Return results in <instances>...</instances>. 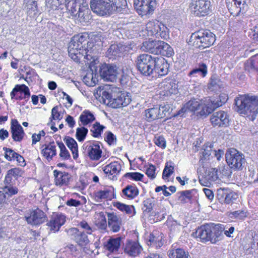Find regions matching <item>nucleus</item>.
I'll return each mask as SVG.
<instances>
[{
  "label": "nucleus",
  "mask_w": 258,
  "mask_h": 258,
  "mask_svg": "<svg viewBox=\"0 0 258 258\" xmlns=\"http://www.w3.org/2000/svg\"><path fill=\"white\" fill-rule=\"evenodd\" d=\"M218 172V170L216 168L205 170L203 167V169H199L198 173L200 183L203 186H210L213 182L219 180Z\"/></svg>",
  "instance_id": "obj_10"
},
{
  "label": "nucleus",
  "mask_w": 258,
  "mask_h": 258,
  "mask_svg": "<svg viewBox=\"0 0 258 258\" xmlns=\"http://www.w3.org/2000/svg\"><path fill=\"white\" fill-rule=\"evenodd\" d=\"M3 192L6 198L10 196L16 195L18 193V189L16 187L5 186L2 188Z\"/></svg>",
  "instance_id": "obj_59"
},
{
  "label": "nucleus",
  "mask_w": 258,
  "mask_h": 258,
  "mask_svg": "<svg viewBox=\"0 0 258 258\" xmlns=\"http://www.w3.org/2000/svg\"><path fill=\"white\" fill-rule=\"evenodd\" d=\"M245 70L250 73H255L258 71L257 68L254 65V62L253 60L247 61L245 63Z\"/></svg>",
  "instance_id": "obj_64"
},
{
  "label": "nucleus",
  "mask_w": 258,
  "mask_h": 258,
  "mask_svg": "<svg viewBox=\"0 0 258 258\" xmlns=\"http://www.w3.org/2000/svg\"><path fill=\"white\" fill-rule=\"evenodd\" d=\"M99 72L100 76L104 80L113 82L116 78L117 69L116 65L104 63L100 67Z\"/></svg>",
  "instance_id": "obj_15"
},
{
  "label": "nucleus",
  "mask_w": 258,
  "mask_h": 258,
  "mask_svg": "<svg viewBox=\"0 0 258 258\" xmlns=\"http://www.w3.org/2000/svg\"><path fill=\"white\" fill-rule=\"evenodd\" d=\"M70 231L74 233V239L80 246H86L89 243L88 236L84 232H80L76 228L71 229Z\"/></svg>",
  "instance_id": "obj_29"
},
{
  "label": "nucleus",
  "mask_w": 258,
  "mask_h": 258,
  "mask_svg": "<svg viewBox=\"0 0 258 258\" xmlns=\"http://www.w3.org/2000/svg\"><path fill=\"white\" fill-rule=\"evenodd\" d=\"M195 233L196 238H199L202 242L210 241L209 224L202 225L197 228Z\"/></svg>",
  "instance_id": "obj_30"
},
{
  "label": "nucleus",
  "mask_w": 258,
  "mask_h": 258,
  "mask_svg": "<svg viewBox=\"0 0 258 258\" xmlns=\"http://www.w3.org/2000/svg\"><path fill=\"white\" fill-rule=\"evenodd\" d=\"M124 177L135 181H141L144 175L139 172H127L124 175Z\"/></svg>",
  "instance_id": "obj_60"
},
{
  "label": "nucleus",
  "mask_w": 258,
  "mask_h": 258,
  "mask_svg": "<svg viewBox=\"0 0 258 258\" xmlns=\"http://www.w3.org/2000/svg\"><path fill=\"white\" fill-rule=\"evenodd\" d=\"M41 148L42 154L48 161L52 160V157L56 155V146L54 142L42 145Z\"/></svg>",
  "instance_id": "obj_33"
},
{
  "label": "nucleus",
  "mask_w": 258,
  "mask_h": 258,
  "mask_svg": "<svg viewBox=\"0 0 258 258\" xmlns=\"http://www.w3.org/2000/svg\"><path fill=\"white\" fill-rule=\"evenodd\" d=\"M25 218L28 224L38 226L46 221L47 217L42 210L37 208L28 210L25 214Z\"/></svg>",
  "instance_id": "obj_12"
},
{
  "label": "nucleus",
  "mask_w": 258,
  "mask_h": 258,
  "mask_svg": "<svg viewBox=\"0 0 258 258\" xmlns=\"http://www.w3.org/2000/svg\"><path fill=\"white\" fill-rule=\"evenodd\" d=\"M30 96V92L29 89L25 84L16 85L11 92L12 99L15 97L17 100L29 99Z\"/></svg>",
  "instance_id": "obj_21"
},
{
  "label": "nucleus",
  "mask_w": 258,
  "mask_h": 258,
  "mask_svg": "<svg viewBox=\"0 0 258 258\" xmlns=\"http://www.w3.org/2000/svg\"><path fill=\"white\" fill-rule=\"evenodd\" d=\"M53 175L56 185L67 184L69 182L70 175L67 172L54 170Z\"/></svg>",
  "instance_id": "obj_34"
},
{
  "label": "nucleus",
  "mask_w": 258,
  "mask_h": 258,
  "mask_svg": "<svg viewBox=\"0 0 258 258\" xmlns=\"http://www.w3.org/2000/svg\"><path fill=\"white\" fill-rule=\"evenodd\" d=\"M99 216L97 225L99 229L105 230L107 228V221L105 216L103 213H99Z\"/></svg>",
  "instance_id": "obj_61"
},
{
  "label": "nucleus",
  "mask_w": 258,
  "mask_h": 258,
  "mask_svg": "<svg viewBox=\"0 0 258 258\" xmlns=\"http://www.w3.org/2000/svg\"><path fill=\"white\" fill-rule=\"evenodd\" d=\"M237 111L240 114L249 116L253 120L257 113L258 96L254 95H239L235 99Z\"/></svg>",
  "instance_id": "obj_3"
},
{
  "label": "nucleus",
  "mask_w": 258,
  "mask_h": 258,
  "mask_svg": "<svg viewBox=\"0 0 258 258\" xmlns=\"http://www.w3.org/2000/svg\"><path fill=\"white\" fill-rule=\"evenodd\" d=\"M56 143L60 149V157L63 160L69 159L71 157L70 154L63 143L61 142H56Z\"/></svg>",
  "instance_id": "obj_57"
},
{
  "label": "nucleus",
  "mask_w": 258,
  "mask_h": 258,
  "mask_svg": "<svg viewBox=\"0 0 258 258\" xmlns=\"http://www.w3.org/2000/svg\"><path fill=\"white\" fill-rule=\"evenodd\" d=\"M86 149L89 157L93 160H98L101 157L102 150L98 142H90Z\"/></svg>",
  "instance_id": "obj_27"
},
{
  "label": "nucleus",
  "mask_w": 258,
  "mask_h": 258,
  "mask_svg": "<svg viewBox=\"0 0 258 258\" xmlns=\"http://www.w3.org/2000/svg\"><path fill=\"white\" fill-rule=\"evenodd\" d=\"M80 3L77 6H73L71 4L69 5V8L67 9L69 13L73 18L78 20L80 23H87L91 19V11L88 8V5L86 1L84 3Z\"/></svg>",
  "instance_id": "obj_6"
},
{
  "label": "nucleus",
  "mask_w": 258,
  "mask_h": 258,
  "mask_svg": "<svg viewBox=\"0 0 258 258\" xmlns=\"http://www.w3.org/2000/svg\"><path fill=\"white\" fill-rule=\"evenodd\" d=\"M194 111V101L191 99L185 103L181 109L177 112L175 116H183L185 112H192Z\"/></svg>",
  "instance_id": "obj_50"
},
{
  "label": "nucleus",
  "mask_w": 258,
  "mask_h": 258,
  "mask_svg": "<svg viewBox=\"0 0 258 258\" xmlns=\"http://www.w3.org/2000/svg\"><path fill=\"white\" fill-rule=\"evenodd\" d=\"M63 117V114L61 113V107L56 106L51 110V115L50 119L52 121L53 120H61Z\"/></svg>",
  "instance_id": "obj_56"
},
{
  "label": "nucleus",
  "mask_w": 258,
  "mask_h": 258,
  "mask_svg": "<svg viewBox=\"0 0 258 258\" xmlns=\"http://www.w3.org/2000/svg\"><path fill=\"white\" fill-rule=\"evenodd\" d=\"M68 147L71 151L74 159L78 157V144L76 141L72 137H66L63 139Z\"/></svg>",
  "instance_id": "obj_38"
},
{
  "label": "nucleus",
  "mask_w": 258,
  "mask_h": 258,
  "mask_svg": "<svg viewBox=\"0 0 258 258\" xmlns=\"http://www.w3.org/2000/svg\"><path fill=\"white\" fill-rule=\"evenodd\" d=\"M92 11L100 16H109L127 11L126 0H90Z\"/></svg>",
  "instance_id": "obj_2"
},
{
  "label": "nucleus",
  "mask_w": 258,
  "mask_h": 258,
  "mask_svg": "<svg viewBox=\"0 0 258 258\" xmlns=\"http://www.w3.org/2000/svg\"><path fill=\"white\" fill-rule=\"evenodd\" d=\"M163 234L162 233L158 231H153L149 237L148 242L150 243H148V245L150 244L156 248L160 247L163 244Z\"/></svg>",
  "instance_id": "obj_32"
},
{
  "label": "nucleus",
  "mask_w": 258,
  "mask_h": 258,
  "mask_svg": "<svg viewBox=\"0 0 258 258\" xmlns=\"http://www.w3.org/2000/svg\"><path fill=\"white\" fill-rule=\"evenodd\" d=\"M160 86L163 88L167 95L175 94L177 92V84L176 81L170 79H165L161 84Z\"/></svg>",
  "instance_id": "obj_28"
},
{
  "label": "nucleus",
  "mask_w": 258,
  "mask_h": 258,
  "mask_svg": "<svg viewBox=\"0 0 258 258\" xmlns=\"http://www.w3.org/2000/svg\"><path fill=\"white\" fill-rule=\"evenodd\" d=\"M105 128V126L100 124L98 122H96L92 125L90 129V132L92 133L91 135L93 137L99 138L101 137V134Z\"/></svg>",
  "instance_id": "obj_47"
},
{
  "label": "nucleus",
  "mask_w": 258,
  "mask_h": 258,
  "mask_svg": "<svg viewBox=\"0 0 258 258\" xmlns=\"http://www.w3.org/2000/svg\"><path fill=\"white\" fill-rule=\"evenodd\" d=\"M121 240V238L120 237L115 238H110L104 244V247L106 249L111 252L117 251L120 246Z\"/></svg>",
  "instance_id": "obj_37"
},
{
  "label": "nucleus",
  "mask_w": 258,
  "mask_h": 258,
  "mask_svg": "<svg viewBox=\"0 0 258 258\" xmlns=\"http://www.w3.org/2000/svg\"><path fill=\"white\" fill-rule=\"evenodd\" d=\"M155 204V201L153 198H148L143 201L144 212L149 213L153 210Z\"/></svg>",
  "instance_id": "obj_54"
},
{
  "label": "nucleus",
  "mask_w": 258,
  "mask_h": 258,
  "mask_svg": "<svg viewBox=\"0 0 258 258\" xmlns=\"http://www.w3.org/2000/svg\"><path fill=\"white\" fill-rule=\"evenodd\" d=\"M94 196L96 201L98 202L103 199H111L116 197L114 194V188L112 187L109 189L95 191L94 192Z\"/></svg>",
  "instance_id": "obj_31"
},
{
  "label": "nucleus",
  "mask_w": 258,
  "mask_h": 258,
  "mask_svg": "<svg viewBox=\"0 0 258 258\" xmlns=\"http://www.w3.org/2000/svg\"><path fill=\"white\" fill-rule=\"evenodd\" d=\"M95 117L94 115L90 111L85 110L80 115L79 120L81 124H79V125H86L95 120Z\"/></svg>",
  "instance_id": "obj_42"
},
{
  "label": "nucleus",
  "mask_w": 258,
  "mask_h": 258,
  "mask_svg": "<svg viewBox=\"0 0 258 258\" xmlns=\"http://www.w3.org/2000/svg\"><path fill=\"white\" fill-rule=\"evenodd\" d=\"M24 9H26L30 17L36 15L38 13V8L34 0H24Z\"/></svg>",
  "instance_id": "obj_39"
},
{
  "label": "nucleus",
  "mask_w": 258,
  "mask_h": 258,
  "mask_svg": "<svg viewBox=\"0 0 258 258\" xmlns=\"http://www.w3.org/2000/svg\"><path fill=\"white\" fill-rule=\"evenodd\" d=\"M156 57L148 54H142L138 56L136 66L138 70L143 75L150 76L153 74Z\"/></svg>",
  "instance_id": "obj_8"
},
{
  "label": "nucleus",
  "mask_w": 258,
  "mask_h": 258,
  "mask_svg": "<svg viewBox=\"0 0 258 258\" xmlns=\"http://www.w3.org/2000/svg\"><path fill=\"white\" fill-rule=\"evenodd\" d=\"M157 106H155L153 107L148 108L145 111V116L146 119L149 121H152L156 119H158L157 116Z\"/></svg>",
  "instance_id": "obj_45"
},
{
  "label": "nucleus",
  "mask_w": 258,
  "mask_h": 258,
  "mask_svg": "<svg viewBox=\"0 0 258 258\" xmlns=\"http://www.w3.org/2000/svg\"><path fill=\"white\" fill-rule=\"evenodd\" d=\"M88 133V130L84 126L78 127L76 130V137L79 142H83L85 139Z\"/></svg>",
  "instance_id": "obj_51"
},
{
  "label": "nucleus",
  "mask_w": 258,
  "mask_h": 258,
  "mask_svg": "<svg viewBox=\"0 0 258 258\" xmlns=\"http://www.w3.org/2000/svg\"><path fill=\"white\" fill-rule=\"evenodd\" d=\"M106 137L104 140L109 145H111L116 142V139L115 136L110 131L106 132L105 133Z\"/></svg>",
  "instance_id": "obj_63"
},
{
  "label": "nucleus",
  "mask_w": 258,
  "mask_h": 258,
  "mask_svg": "<svg viewBox=\"0 0 258 258\" xmlns=\"http://www.w3.org/2000/svg\"><path fill=\"white\" fill-rule=\"evenodd\" d=\"M23 174L22 170L19 168H14L9 170L5 176V182L7 184H10L14 178L17 179L19 177L22 176Z\"/></svg>",
  "instance_id": "obj_36"
},
{
  "label": "nucleus",
  "mask_w": 258,
  "mask_h": 258,
  "mask_svg": "<svg viewBox=\"0 0 258 258\" xmlns=\"http://www.w3.org/2000/svg\"><path fill=\"white\" fill-rule=\"evenodd\" d=\"M11 132L12 139L16 142H21L25 135L23 127L16 119L12 120Z\"/></svg>",
  "instance_id": "obj_25"
},
{
  "label": "nucleus",
  "mask_w": 258,
  "mask_h": 258,
  "mask_svg": "<svg viewBox=\"0 0 258 258\" xmlns=\"http://www.w3.org/2000/svg\"><path fill=\"white\" fill-rule=\"evenodd\" d=\"M96 94L99 97H102V99H103L104 103H106V100L107 101V102H108V101H111V99H112L111 95L108 92L104 90L103 89H101L100 87L98 88Z\"/></svg>",
  "instance_id": "obj_58"
},
{
  "label": "nucleus",
  "mask_w": 258,
  "mask_h": 258,
  "mask_svg": "<svg viewBox=\"0 0 258 258\" xmlns=\"http://www.w3.org/2000/svg\"><path fill=\"white\" fill-rule=\"evenodd\" d=\"M3 150L5 151L4 156L6 160L9 161H15L18 153L16 152L12 149L4 147Z\"/></svg>",
  "instance_id": "obj_52"
},
{
  "label": "nucleus",
  "mask_w": 258,
  "mask_h": 258,
  "mask_svg": "<svg viewBox=\"0 0 258 258\" xmlns=\"http://www.w3.org/2000/svg\"><path fill=\"white\" fill-rule=\"evenodd\" d=\"M217 196L221 202L226 204H232L238 198V194L229 188H220L217 191Z\"/></svg>",
  "instance_id": "obj_18"
},
{
  "label": "nucleus",
  "mask_w": 258,
  "mask_h": 258,
  "mask_svg": "<svg viewBox=\"0 0 258 258\" xmlns=\"http://www.w3.org/2000/svg\"><path fill=\"white\" fill-rule=\"evenodd\" d=\"M247 216L246 212L243 210L235 211L230 213L231 218L242 219Z\"/></svg>",
  "instance_id": "obj_62"
},
{
  "label": "nucleus",
  "mask_w": 258,
  "mask_h": 258,
  "mask_svg": "<svg viewBox=\"0 0 258 258\" xmlns=\"http://www.w3.org/2000/svg\"><path fill=\"white\" fill-rule=\"evenodd\" d=\"M221 85V82L219 78L216 75H213L210 79L208 89L212 91H217L220 89Z\"/></svg>",
  "instance_id": "obj_46"
},
{
  "label": "nucleus",
  "mask_w": 258,
  "mask_h": 258,
  "mask_svg": "<svg viewBox=\"0 0 258 258\" xmlns=\"http://www.w3.org/2000/svg\"><path fill=\"white\" fill-rule=\"evenodd\" d=\"M123 195L127 198L133 199L139 195V190L135 184L126 185L122 190Z\"/></svg>",
  "instance_id": "obj_40"
},
{
  "label": "nucleus",
  "mask_w": 258,
  "mask_h": 258,
  "mask_svg": "<svg viewBox=\"0 0 258 258\" xmlns=\"http://www.w3.org/2000/svg\"><path fill=\"white\" fill-rule=\"evenodd\" d=\"M108 226L110 231L114 233L118 232L122 225L121 218L114 213H107Z\"/></svg>",
  "instance_id": "obj_22"
},
{
  "label": "nucleus",
  "mask_w": 258,
  "mask_h": 258,
  "mask_svg": "<svg viewBox=\"0 0 258 258\" xmlns=\"http://www.w3.org/2000/svg\"><path fill=\"white\" fill-rule=\"evenodd\" d=\"M227 8L231 15L238 16L240 13H245L248 8V0H226Z\"/></svg>",
  "instance_id": "obj_14"
},
{
  "label": "nucleus",
  "mask_w": 258,
  "mask_h": 258,
  "mask_svg": "<svg viewBox=\"0 0 258 258\" xmlns=\"http://www.w3.org/2000/svg\"><path fill=\"white\" fill-rule=\"evenodd\" d=\"M146 30L148 36H154L156 38L166 39L168 37L167 28L159 21H150L147 24Z\"/></svg>",
  "instance_id": "obj_11"
},
{
  "label": "nucleus",
  "mask_w": 258,
  "mask_h": 258,
  "mask_svg": "<svg viewBox=\"0 0 258 258\" xmlns=\"http://www.w3.org/2000/svg\"><path fill=\"white\" fill-rule=\"evenodd\" d=\"M211 2L209 0H196L195 3V16L203 17L211 11Z\"/></svg>",
  "instance_id": "obj_19"
},
{
  "label": "nucleus",
  "mask_w": 258,
  "mask_h": 258,
  "mask_svg": "<svg viewBox=\"0 0 258 258\" xmlns=\"http://www.w3.org/2000/svg\"><path fill=\"white\" fill-rule=\"evenodd\" d=\"M121 169V164L118 162H112L106 165L103 168L104 172L108 175H117Z\"/></svg>",
  "instance_id": "obj_35"
},
{
  "label": "nucleus",
  "mask_w": 258,
  "mask_h": 258,
  "mask_svg": "<svg viewBox=\"0 0 258 258\" xmlns=\"http://www.w3.org/2000/svg\"><path fill=\"white\" fill-rule=\"evenodd\" d=\"M215 41V35L209 30L202 29L195 31V43L197 47H208L213 45Z\"/></svg>",
  "instance_id": "obj_9"
},
{
  "label": "nucleus",
  "mask_w": 258,
  "mask_h": 258,
  "mask_svg": "<svg viewBox=\"0 0 258 258\" xmlns=\"http://www.w3.org/2000/svg\"><path fill=\"white\" fill-rule=\"evenodd\" d=\"M117 97L122 107L127 106L131 101V96L129 93H127L118 94Z\"/></svg>",
  "instance_id": "obj_53"
},
{
  "label": "nucleus",
  "mask_w": 258,
  "mask_h": 258,
  "mask_svg": "<svg viewBox=\"0 0 258 258\" xmlns=\"http://www.w3.org/2000/svg\"><path fill=\"white\" fill-rule=\"evenodd\" d=\"M66 222V216L62 214H54L52 215L47 225L50 228L51 231L54 232L58 231L60 227L63 225Z\"/></svg>",
  "instance_id": "obj_23"
},
{
  "label": "nucleus",
  "mask_w": 258,
  "mask_h": 258,
  "mask_svg": "<svg viewBox=\"0 0 258 258\" xmlns=\"http://www.w3.org/2000/svg\"><path fill=\"white\" fill-rule=\"evenodd\" d=\"M210 120L213 126L226 127L229 125V119L227 113L224 111L214 112Z\"/></svg>",
  "instance_id": "obj_16"
},
{
  "label": "nucleus",
  "mask_w": 258,
  "mask_h": 258,
  "mask_svg": "<svg viewBox=\"0 0 258 258\" xmlns=\"http://www.w3.org/2000/svg\"><path fill=\"white\" fill-rule=\"evenodd\" d=\"M174 167L171 162H167L165 166L162 173V178L164 179H167L174 172Z\"/></svg>",
  "instance_id": "obj_55"
},
{
  "label": "nucleus",
  "mask_w": 258,
  "mask_h": 258,
  "mask_svg": "<svg viewBox=\"0 0 258 258\" xmlns=\"http://www.w3.org/2000/svg\"><path fill=\"white\" fill-rule=\"evenodd\" d=\"M153 74H158L159 76H165L169 71V64L163 57H156Z\"/></svg>",
  "instance_id": "obj_24"
},
{
  "label": "nucleus",
  "mask_w": 258,
  "mask_h": 258,
  "mask_svg": "<svg viewBox=\"0 0 258 258\" xmlns=\"http://www.w3.org/2000/svg\"><path fill=\"white\" fill-rule=\"evenodd\" d=\"M208 73L207 65L204 63H199L197 67L195 68V77L200 76L204 78Z\"/></svg>",
  "instance_id": "obj_48"
},
{
  "label": "nucleus",
  "mask_w": 258,
  "mask_h": 258,
  "mask_svg": "<svg viewBox=\"0 0 258 258\" xmlns=\"http://www.w3.org/2000/svg\"><path fill=\"white\" fill-rule=\"evenodd\" d=\"M188 254L182 248L171 250L169 253L170 258H188Z\"/></svg>",
  "instance_id": "obj_49"
},
{
  "label": "nucleus",
  "mask_w": 258,
  "mask_h": 258,
  "mask_svg": "<svg viewBox=\"0 0 258 258\" xmlns=\"http://www.w3.org/2000/svg\"><path fill=\"white\" fill-rule=\"evenodd\" d=\"M212 152L214 153L215 156L216 157L217 160L218 161L220 160L222 155H223L224 154V152L222 150L213 151L212 150L211 144L209 143H208L204 145L201 150V152L200 153V161L202 163L204 162V161L209 159V157L211 154Z\"/></svg>",
  "instance_id": "obj_20"
},
{
  "label": "nucleus",
  "mask_w": 258,
  "mask_h": 258,
  "mask_svg": "<svg viewBox=\"0 0 258 258\" xmlns=\"http://www.w3.org/2000/svg\"><path fill=\"white\" fill-rule=\"evenodd\" d=\"M223 100L220 99V102H218L216 100H210V99L203 100L202 99H199V101L195 100V112L197 111V113L201 116H206L213 111L216 108L222 105V103H225L227 100V96L225 94L221 95L219 97H223Z\"/></svg>",
  "instance_id": "obj_5"
},
{
  "label": "nucleus",
  "mask_w": 258,
  "mask_h": 258,
  "mask_svg": "<svg viewBox=\"0 0 258 258\" xmlns=\"http://www.w3.org/2000/svg\"><path fill=\"white\" fill-rule=\"evenodd\" d=\"M142 247L136 241L128 240L124 246V252L129 256L135 257L141 252Z\"/></svg>",
  "instance_id": "obj_26"
},
{
  "label": "nucleus",
  "mask_w": 258,
  "mask_h": 258,
  "mask_svg": "<svg viewBox=\"0 0 258 258\" xmlns=\"http://www.w3.org/2000/svg\"><path fill=\"white\" fill-rule=\"evenodd\" d=\"M141 48L144 51L166 57H170L174 53L172 48L167 43L161 40L144 42Z\"/></svg>",
  "instance_id": "obj_4"
},
{
  "label": "nucleus",
  "mask_w": 258,
  "mask_h": 258,
  "mask_svg": "<svg viewBox=\"0 0 258 258\" xmlns=\"http://www.w3.org/2000/svg\"><path fill=\"white\" fill-rule=\"evenodd\" d=\"M225 158L228 165L234 171H240L245 167L246 160L244 156L234 148L227 151Z\"/></svg>",
  "instance_id": "obj_7"
},
{
  "label": "nucleus",
  "mask_w": 258,
  "mask_h": 258,
  "mask_svg": "<svg viewBox=\"0 0 258 258\" xmlns=\"http://www.w3.org/2000/svg\"><path fill=\"white\" fill-rule=\"evenodd\" d=\"M114 206L118 210L125 212L131 217L135 215L136 213L135 207L133 205H127L120 202H116Z\"/></svg>",
  "instance_id": "obj_43"
},
{
  "label": "nucleus",
  "mask_w": 258,
  "mask_h": 258,
  "mask_svg": "<svg viewBox=\"0 0 258 258\" xmlns=\"http://www.w3.org/2000/svg\"><path fill=\"white\" fill-rule=\"evenodd\" d=\"M210 241L212 244H216L218 241L222 239L223 232L224 231L223 225L215 224L213 223L209 224Z\"/></svg>",
  "instance_id": "obj_17"
},
{
  "label": "nucleus",
  "mask_w": 258,
  "mask_h": 258,
  "mask_svg": "<svg viewBox=\"0 0 258 258\" xmlns=\"http://www.w3.org/2000/svg\"><path fill=\"white\" fill-rule=\"evenodd\" d=\"M157 5L156 0H135L134 7L140 15L152 14Z\"/></svg>",
  "instance_id": "obj_13"
},
{
  "label": "nucleus",
  "mask_w": 258,
  "mask_h": 258,
  "mask_svg": "<svg viewBox=\"0 0 258 258\" xmlns=\"http://www.w3.org/2000/svg\"><path fill=\"white\" fill-rule=\"evenodd\" d=\"M120 44H113L111 45L106 52V55L109 59H114L116 56H120L122 50Z\"/></svg>",
  "instance_id": "obj_41"
},
{
  "label": "nucleus",
  "mask_w": 258,
  "mask_h": 258,
  "mask_svg": "<svg viewBox=\"0 0 258 258\" xmlns=\"http://www.w3.org/2000/svg\"><path fill=\"white\" fill-rule=\"evenodd\" d=\"M192 190H184L177 192L178 200L181 203H191L192 196L191 195Z\"/></svg>",
  "instance_id": "obj_44"
},
{
  "label": "nucleus",
  "mask_w": 258,
  "mask_h": 258,
  "mask_svg": "<svg viewBox=\"0 0 258 258\" xmlns=\"http://www.w3.org/2000/svg\"><path fill=\"white\" fill-rule=\"evenodd\" d=\"M68 53L71 58L77 62L82 56L92 62L95 61L97 50L94 43L89 41L87 34H79L72 38L68 47Z\"/></svg>",
  "instance_id": "obj_1"
}]
</instances>
